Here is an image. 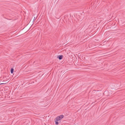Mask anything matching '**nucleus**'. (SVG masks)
<instances>
[{
    "label": "nucleus",
    "mask_w": 125,
    "mask_h": 125,
    "mask_svg": "<svg viewBox=\"0 0 125 125\" xmlns=\"http://www.w3.org/2000/svg\"><path fill=\"white\" fill-rule=\"evenodd\" d=\"M64 117V116L63 115H62L57 117L55 118L56 121H58L60 120Z\"/></svg>",
    "instance_id": "obj_1"
},
{
    "label": "nucleus",
    "mask_w": 125,
    "mask_h": 125,
    "mask_svg": "<svg viewBox=\"0 0 125 125\" xmlns=\"http://www.w3.org/2000/svg\"><path fill=\"white\" fill-rule=\"evenodd\" d=\"M63 57V56L62 55L58 56L57 58L59 59L60 60H61L62 59Z\"/></svg>",
    "instance_id": "obj_2"
},
{
    "label": "nucleus",
    "mask_w": 125,
    "mask_h": 125,
    "mask_svg": "<svg viewBox=\"0 0 125 125\" xmlns=\"http://www.w3.org/2000/svg\"><path fill=\"white\" fill-rule=\"evenodd\" d=\"M34 21V18H33V16H32L31 17V19L30 21Z\"/></svg>",
    "instance_id": "obj_3"
},
{
    "label": "nucleus",
    "mask_w": 125,
    "mask_h": 125,
    "mask_svg": "<svg viewBox=\"0 0 125 125\" xmlns=\"http://www.w3.org/2000/svg\"><path fill=\"white\" fill-rule=\"evenodd\" d=\"M10 71H11V73H13V71H14V69L12 68H11V69Z\"/></svg>",
    "instance_id": "obj_4"
},
{
    "label": "nucleus",
    "mask_w": 125,
    "mask_h": 125,
    "mask_svg": "<svg viewBox=\"0 0 125 125\" xmlns=\"http://www.w3.org/2000/svg\"><path fill=\"white\" fill-rule=\"evenodd\" d=\"M55 124L56 125H57L58 124V122L57 121H56V120H55Z\"/></svg>",
    "instance_id": "obj_5"
},
{
    "label": "nucleus",
    "mask_w": 125,
    "mask_h": 125,
    "mask_svg": "<svg viewBox=\"0 0 125 125\" xmlns=\"http://www.w3.org/2000/svg\"><path fill=\"white\" fill-rule=\"evenodd\" d=\"M33 18H34V21H35L36 19L37 18V16H33Z\"/></svg>",
    "instance_id": "obj_6"
},
{
    "label": "nucleus",
    "mask_w": 125,
    "mask_h": 125,
    "mask_svg": "<svg viewBox=\"0 0 125 125\" xmlns=\"http://www.w3.org/2000/svg\"><path fill=\"white\" fill-rule=\"evenodd\" d=\"M57 17H56L58 19H59L60 18V16H57Z\"/></svg>",
    "instance_id": "obj_7"
},
{
    "label": "nucleus",
    "mask_w": 125,
    "mask_h": 125,
    "mask_svg": "<svg viewBox=\"0 0 125 125\" xmlns=\"http://www.w3.org/2000/svg\"><path fill=\"white\" fill-rule=\"evenodd\" d=\"M5 83H1L0 84H5Z\"/></svg>",
    "instance_id": "obj_8"
}]
</instances>
